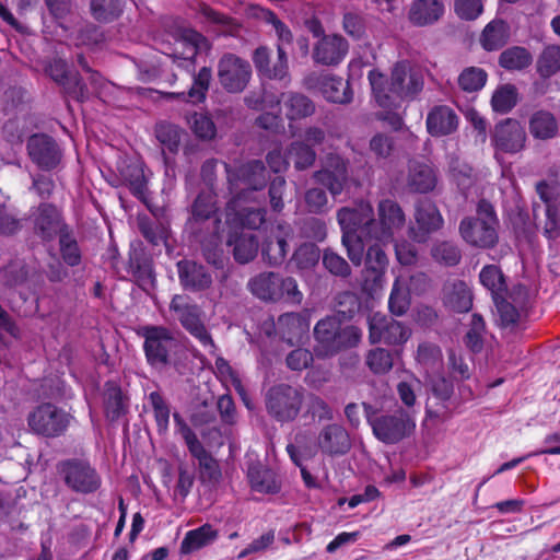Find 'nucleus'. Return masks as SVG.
I'll use <instances>...</instances> for the list:
<instances>
[{
    "mask_svg": "<svg viewBox=\"0 0 560 560\" xmlns=\"http://www.w3.org/2000/svg\"><path fill=\"white\" fill-rule=\"evenodd\" d=\"M178 279L182 287L194 292L205 291L212 285V276L208 269L191 260L177 262Z\"/></svg>",
    "mask_w": 560,
    "mask_h": 560,
    "instance_id": "27",
    "label": "nucleus"
},
{
    "mask_svg": "<svg viewBox=\"0 0 560 560\" xmlns=\"http://www.w3.org/2000/svg\"><path fill=\"white\" fill-rule=\"evenodd\" d=\"M350 163L337 153H328L322 159L320 168L313 174L316 183L327 188L332 197L340 195L349 182Z\"/></svg>",
    "mask_w": 560,
    "mask_h": 560,
    "instance_id": "12",
    "label": "nucleus"
},
{
    "mask_svg": "<svg viewBox=\"0 0 560 560\" xmlns=\"http://www.w3.org/2000/svg\"><path fill=\"white\" fill-rule=\"evenodd\" d=\"M218 537V533L213 527L209 524H205L200 526L199 528L189 530L182 544H180V551L183 553H190L192 551H196L212 541H214Z\"/></svg>",
    "mask_w": 560,
    "mask_h": 560,
    "instance_id": "37",
    "label": "nucleus"
},
{
    "mask_svg": "<svg viewBox=\"0 0 560 560\" xmlns=\"http://www.w3.org/2000/svg\"><path fill=\"white\" fill-rule=\"evenodd\" d=\"M277 60L271 62L266 78L275 80L289 79V62L285 49L277 44Z\"/></svg>",
    "mask_w": 560,
    "mask_h": 560,
    "instance_id": "64",
    "label": "nucleus"
},
{
    "mask_svg": "<svg viewBox=\"0 0 560 560\" xmlns=\"http://www.w3.org/2000/svg\"><path fill=\"white\" fill-rule=\"evenodd\" d=\"M409 305L410 298L407 281L399 276L393 284L388 300V307L392 314L401 316L408 311Z\"/></svg>",
    "mask_w": 560,
    "mask_h": 560,
    "instance_id": "43",
    "label": "nucleus"
},
{
    "mask_svg": "<svg viewBox=\"0 0 560 560\" xmlns=\"http://www.w3.org/2000/svg\"><path fill=\"white\" fill-rule=\"evenodd\" d=\"M537 71L542 78H549L560 71V46L545 47L537 61Z\"/></svg>",
    "mask_w": 560,
    "mask_h": 560,
    "instance_id": "45",
    "label": "nucleus"
},
{
    "mask_svg": "<svg viewBox=\"0 0 560 560\" xmlns=\"http://www.w3.org/2000/svg\"><path fill=\"white\" fill-rule=\"evenodd\" d=\"M431 255L436 262L445 266H455L462 258L457 245L448 241L435 243L431 248Z\"/></svg>",
    "mask_w": 560,
    "mask_h": 560,
    "instance_id": "50",
    "label": "nucleus"
},
{
    "mask_svg": "<svg viewBox=\"0 0 560 560\" xmlns=\"http://www.w3.org/2000/svg\"><path fill=\"white\" fill-rule=\"evenodd\" d=\"M409 186L418 192H428L436 185V175L430 165L413 163L409 173Z\"/></svg>",
    "mask_w": 560,
    "mask_h": 560,
    "instance_id": "39",
    "label": "nucleus"
},
{
    "mask_svg": "<svg viewBox=\"0 0 560 560\" xmlns=\"http://www.w3.org/2000/svg\"><path fill=\"white\" fill-rule=\"evenodd\" d=\"M528 128L535 139L549 140L558 135L559 126L553 114L547 110H537L530 116Z\"/></svg>",
    "mask_w": 560,
    "mask_h": 560,
    "instance_id": "36",
    "label": "nucleus"
},
{
    "mask_svg": "<svg viewBox=\"0 0 560 560\" xmlns=\"http://www.w3.org/2000/svg\"><path fill=\"white\" fill-rule=\"evenodd\" d=\"M139 335L144 339L143 350L148 363L154 368L168 364L170 355L177 347L171 330L162 326H143Z\"/></svg>",
    "mask_w": 560,
    "mask_h": 560,
    "instance_id": "7",
    "label": "nucleus"
},
{
    "mask_svg": "<svg viewBox=\"0 0 560 560\" xmlns=\"http://www.w3.org/2000/svg\"><path fill=\"white\" fill-rule=\"evenodd\" d=\"M230 191L233 196L242 198H254V191L265 188L267 184V172L260 161H253L241 165L236 171L226 166Z\"/></svg>",
    "mask_w": 560,
    "mask_h": 560,
    "instance_id": "11",
    "label": "nucleus"
},
{
    "mask_svg": "<svg viewBox=\"0 0 560 560\" xmlns=\"http://www.w3.org/2000/svg\"><path fill=\"white\" fill-rule=\"evenodd\" d=\"M156 138L170 152H176L180 143V129L172 124H160L155 129Z\"/></svg>",
    "mask_w": 560,
    "mask_h": 560,
    "instance_id": "57",
    "label": "nucleus"
},
{
    "mask_svg": "<svg viewBox=\"0 0 560 560\" xmlns=\"http://www.w3.org/2000/svg\"><path fill=\"white\" fill-rule=\"evenodd\" d=\"M305 86L318 90L327 101L332 103L346 104L352 100L348 82L340 77L312 74L305 79Z\"/></svg>",
    "mask_w": 560,
    "mask_h": 560,
    "instance_id": "22",
    "label": "nucleus"
},
{
    "mask_svg": "<svg viewBox=\"0 0 560 560\" xmlns=\"http://www.w3.org/2000/svg\"><path fill=\"white\" fill-rule=\"evenodd\" d=\"M276 329L289 346L300 343L310 329L306 316L299 313H285L278 317Z\"/></svg>",
    "mask_w": 560,
    "mask_h": 560,
    "instance_id": "28",
    "label": "nucleus"
},
{
    "mask_svg": "<svg viewBox=\"0 0 560 560\" xmlns=\"http://www.w3.org/2000/svg\"><path fill=\"white\" fill-rule=\"evenodd\" d=\"M480 282L493 294V299L499 295L504 288V280L501 270L493 265L486 266L479 275Z\"/></svg>",
    "mask_w": 560,
    "mask_h": 560,
    "instance_id": "59",
    "label": "nucleus"
},
{
    "mask_svg": "<svg viewBox=\"0 0 560 560\" xmlns=\"http://www.w3.org/2000/svg\"><path fill=\"white\" fill-rule=\"evenodd\" d=\"M486 332V325L482 317L478 314L471 316L469 329L465 336V345L472 352H480L483 348V335Z\"/></svg>",
    "mask_w": 560,
    "mask_h": 560,
    "instance_id": "52",
    "label": "nucleus"
},
{
    "mask_svg": "<svg viewBox=\"0 0 560 560\" xmlns=\"http://www.w3.org/2000/svg\"><path fill=\"white\" fill-rule=\"evenodd\" d=\"M71 420L69 412L50 402L37 406L27 417L31 431L46 438L63 434Z\"/></svg>",
    "mask_w": 560,
    "mask_h": 560,
    "instance_id": "8",
    "label": "nucleus"
},
{
    "mask_svg": "<svg viewBox=\"0 0 560 560\" xmlns=\"http://www.w3.org/2000/svg\"><path fill=\"white\" fill-rule=\"evenodd\" d=\"M218 210L215 194L212 190L202 191L191 206V215L195 221L211 218Z\"/></svg>",
    "mask_w": 560,
    "mask_h": 560,
    "instance_id": "46",
    "label": "nucleus"
},
{
    "mask_svg": "<svg viewBox=\"0 0 560 560\" xmlns=\"http://www.w3.org/2000/svg\"><path fill=\"white\" fill-rule=\"evenodd\" d=\"M349 52V43L340 34H328L320 36L313 45L312 59L314 63L337 67Z\"/></svg>",
    "mask_w": 560,
    "mask_h": 560,
    "instance_id": "18",
    "label": "nucleus"
},
{
    "mask_svg": "<svg viewBox=\"0 0 560 560\" xmlns=\"http://www.w3.org/2000/svg\"><path fill=\"white\" fill-rule=\"evenodd\" d=\"M217 75L220 85L229 93H241L252 78V66L248 60L225 52L218 61Z\"/></svg>",
    "mask_w": 560,
    "mask_h": 560,
    "instance_id": "10",
    "label": "nucleus"
},
{
    "mask_svg": "<svg viewBox=\"0 0 560 560\" xmlns=\"http://www.w3.org/2000/svg\"><path fill=\"white\" fill-rule=\"evenodd\" d=\"M373 207L368 201H360L353 207H342L337 211V221L342 235L341 244L354 266H360L363 259V240H370L372 229Z\"/></svg>",
    "mask_w": 560,
    "mask_h": 560,
    "instance_id": "2",
    "label": "nucleus"
},
{
    "mask_svg": "<svg viewBox=\"0 0 560 560\" xmlns=\"http://www.w3.org/2000/svg\"><path fill=\"white\" fill-rule=\"evenodd\" d=\"M317 446L324 455L341 456L351 448V439L348 431L340 424L325 425L318 433Z\"/></svg>",
    "mask_w": 560,
    "mask_h": 560,
    "instance_id": "23",
    "label": "nucleus"
},
{
    "mask_svg": "<svg viewBox=\"0 0 560 560\" xmlns=\"http://www.w3.org/2000/svg\"><path fill=\"white\" fill-rule=\"evenodd\" d=\"M487 82V72L477 67H469L463 70L458 77V85L465 92H476L483 88Z\"/></svg>",
    "mask_w": 560,
    "mask_h": 560,
    "instance_id": "53",
    "label": "nucleus"
},
{
    "mask_svg": "<svg viewBox=\"0 0 560 560\" xmlns=\"http://www.w3.org/2000/svg\"><path fill=\"white\" fill-rule=\"evenodd\" d=\"M149 401L153 408L154 418L160 432H166L170 421V408L159 392L149 395Z\"/></svg>",
    "mask_w": 560,
    "mask_h": 560,
    "instance_id": "62",
    "label": "nucleus"
},
{
    "mask_svg": "<svg viewBox=\"0 0 560 560\" xmlns=\"http://www.w3.org/2000/svg\"><path fill=\"white\" fill-rule=\"evenodd\" d=\"M212 79V70L209 67H202L192 75V84L187 92L166 93V97H175L182 102L199 104L206 100Z\"/></svg>",
    "mask_w": 560,
    "mask_h": 560,
    "instance_id": "32",
    "label": "nucleus"
},
{
    "mask_svg": "<svg viewBox=\"0 0 560 560\" xmlns=\"http://www.w3.org/2000/svg\"><path fill=\"white\" fill-rule=\"evenodd\" d=\"M497 218L488 203H480L476 218H466L459 224L464 241L476 247H492L498 241Z\"/></svg>",
    "mask_w": 560,
    "mask_h": 560,
    "instance_id": "6",
    "label": "nucleus"
},
{
    "mask_svg": "<svg viewBox=\"0 0 560 560\" xmlns=\"http://www.w3.org/2000/svg\"><path fill=\"white\" fill-rule=\"evenodd\" d=\"M416 360L427 372H438L443 365L442 350L433 342L423 341L418 346Z\"/></svg>",
    "mask_w": 560,
    "mask_h": 560,
    "instance_id": "41",
    "label": "nucleus"
},
{
    "mask_svg": "<svg viewBox=\"0 0 560 560\" xmlns=\"http://www.w3.org/2000/svg\"><path fill=\"white\" fill-rule=\"evenodd\" d=\"M34 233L43 241H51L65 232L60 211L50 203H40L31 211Z\"/></svg>",
    "mask_w": 560,
    "mask_h": 560,
    "instance_id": "19",
    "label": "nucleus"
},
{
    "mask_svg": "<svg viewBox=\"0 0 560 560\" xmlns=\"http://www.w3.org/2000/svg\"><path fill=\"white\" fill-rule=\"evenodd\" d=\"M247 478L252 489L256 492L273 494L280 490V482L275 471L259 462L248 465Z\"/></svg>",
    "mask_w": 560,
    "mask_h": 560,
    "instance_id": "31",
    "label": "nucleus"
},
{
    "mask_svg": "<svg viewBox=\"0 0 560 560\" xmlns=\"http://www.w3.org/2000/svg\"><path fill=\"white\" fill-rule=\"evenodd\" d=\"M124 178L132 195L143 200L147 194V180L143 170L139 165L129 166L124 174Z\"/></svg>",
    "mask_w": 560,
    "mask_h": 560,
    "instance_id": "60",
    "label": "nucleus"
},
{
    "mask_svg": "<svg viewBox=\"0 0 560 560\" xmlns=\"http://www.w3.org/2000/svg\"><path fill=\"white\" fill-rule=\"evenodd\" d=\"M185 443L190 454L198 460L199 466L207 470L213 471L217 469V463L213 457L206 451L201 442L198 440L194 431H185Z\"/></svg>",
    "mask_w": 560,
    "mask_h": 560,
    "instance_id": "47",
    "label": "nucleus"
},
{
    "mask_svg": "<svg viewBox=\"0 0 560 560\" xmlns=\"http://www.w3.org/2000/svg\"><path fill=\"white\" fill-rule=\"evenodd\" d=\"M292 229L287 223H279L262 244V256L268 264L277 266L283 262L289 250L288 240Z\"/></svg>",
    "mask_w": 560,
    "mask_h": 560,
    "instance_id": "25",
    "label": "nucleus"
},
{
    "mask_svg": "<svg viewBox=\"0 0 560 560\" xmlns=\"http://www.w3.org/2000/svg\"><path fill=\"white\" fill-rule=\"evenodd\" d=\"M247 288L253 295L265 302L285 300L292 304H301L303 300L295 279L271 271L260 272L249 279Z\"/></svg>",
    "mask_w": 560,
    "mask_h": 560,
    "instance_id": "4",
    "label": "nucleus"
},
{
    "mask_svg": "<svg viewBox=\"0 0 560 560\" xmlns=\"http://www.w3.org/2000/svg\"><path fill=\"white\" fill-rule=\"evenodd\" d=\"M444 303L458 313L468 312L472 306V294L462 280H453L443 288Z\"/></svg>",
    "mask_w": 560,
    "mask_h": 560,
    "instance_id": "33",
    "label": "nucleus"
},
{
    "mask_svg": "<svg viewBox=\"0 0 560 560\" xmlns=\"http://www.w3.org/2000/svg\"><path fill=\"white\" fill-rule=\"evenodd\" d=\"M365 265L368 270L375 273V278H378L386 270L388 258L381 244L368 248Z\"/></svg>",
    "mask_w": 560,
    "mask_h": 560,
    "instance_id": "61",
    "label": "nucleus"
},
{
    "mask_svg": "<svg viewBox=\"0 0 560 560\" xmlns=\"http://www.w3.org/2000/svg\"><path fill=\"white\" fill-rule=\"evenodd\" d=\"M533 62L532 54L522 46H513L503 50L499 56V65L509 71H520Z\"/></svg>",
    "mask_w": 560,
    "mask_h": 560,
    "instance_id": "40",
    "label": "nucleus"
},
{
    "mask_svg": "<svg viewBox=\"0 0 560 560\" xmlns=\"http://www.w3.org/2000/svg\"><path fill=\"white\" fill-rule=\"evenodd\" d=\"M59 471L65 483L74 492L92 493L102 483L101 477L90 463L80 459H70L60 464Z\"/></svg>",
    "mask_w": 560,
    "mask_h": 560,
    "instance_id": "14",
    "label": "nucleus"
},
{
    "mask_svg": "<svg viewBox=\"0 0 560 560\" xmlns=\"http://www.w3.org/2000/svg\"><path fill=\"white\" fill-rule=\"evenodd\" d=\"M415 220L417 226L410 229V235L418 243L427 242L429 235L439 231L444 222L436 206L429 200L417 205Z\"/></svg>",
    "mask_w": 560,
    "mask_h": 560,
    "instance_id": "20",
    "label": "nucleus"
},
{
    "mask_svg": "<svg viewBox=\"0 0 560 560\" xmlns=\"http://www.w3.org/2000/svg\"><path fill=\"white\" fill-rule=\"evenodd\" d=\"M459 124L457 114L447 105H435L427 115L425 127L432 137H444L454 133Z\"/></svg>",
    "mask_w": 560,
    "mask_h": 560,
    "instance_id": "26",
    "label": "nucleus"
},
{
    "mask_svg": "<svg viewBox=\"0 0 560 560\" xmlns=\"http://www.w3.org/2000/svg\"><path fill=\"white\" fill-rule=\"evenodd\" d=\"M125 0H91L92 15L100 22L118 18Z\"/></svg>",
    "mask_w": 560,
    "mask_h": 560,
    "instance_id": "49",
    "label": "nucleus"
},
{
    "mask_svg": "<svg viewBox=\"0 0 560 560\" xmlns=\"http://www.w3.org/2000/svg\"><path fill=\"white\" fill-rule=\"evenodd\" d=\"M206 38L194 30H184L176 39L175 48L170 54L175 60H179L178 66L188 71L195 69V58L200 48L206 45Z\"/></svg>",
    "mask_w": 560,
    "mask_h": 560,
    "instance_id": "24",
    "label": "nucleus"
},
{
    "mask_svg": "<svg viewBox=\"0 0 560 560\" xmlns=\"http://www.w3.org/2000/svg\"><path fill=\"white\" fill-rule=\"evenodd\" d=\"M509 38V24L503 20H493L485 26L479 40L485 50L493 51L503 47Z\"/></svg>",
    "mask_w": 560,
    "mask_h": 560,
    "instance_id": "35",
    "label": "nucleus"
},
{
    "mask_svg": "<svg viewBox=\"0 0 560 560\" xmlns=\"http://www.w3.org/2000/svg\"><path fill=\"white\" fill-rule=\"evenodd\" d=\"M517 97V89L513 84H503L493 92L491 106L494 112L506 114L516 105Z\"/></svg>",
    "mask_w": 560,
    "mask_h": 560,
    "instance_id": "44",
    "label": "nucleus"
},
{
    "mask_svg": "<svg viewBox=\"0 0 560 560\" xmlns=\"http://www.w3.org/2000/svg\"><path fill=\"white\" fill-rule=\"evenodd\" d=\"M256 198L233 196L225 208V221L230 225L258 230L266 222V209L252 206Z\"/></svg>",
    "mask_w": 560,
    "mask_h": 560,
    "instance_id": "16",
    "label": "nucleus"
},
{
    "mask_svg": "<svg viewBox=\"0 0 560 560\" xmlns=\"http://www.w3.org/2000/svg\"><path fill=\"white\" fill-rule=\"evenodd\" d=\"M497 307V323L501 328L514 329L520 320V313L514 305L505 300L494 298Z\"/></svg>",
    "mask_w": 560,
    "mask_h": 560,
    "instance_id": "54",
    "label": "nucleus"
},
{
    "mask_svg": "<svg viewBox=\"0 0 560 560\" xmlns=\"http://www.w3.org/2000/svg\"><path fill=\"white\" fill-rule=\"evenodd\" d=\"M492 141L498 150L516 153L525 147L526 132L520 121L506 118L495 126Z\"/></svg>",
    "mask_w": 560,
    "mask_h": 560,
    "instance_id": "21",
    "label": "nucleus"
},
{
    "mask_svg": "<svg viewBox=\"0 0 560 560\" xmlns=\"http://www.w3.org/2000/svg\"><path fill=\"white\" fill-rule=\"evenodd\" d=\"M105 412L110 420H116L126 412L127 405L121 389L114 383L105 385Z\"/></svg>",
    "mask_w": 560,
    "mask_h": 560,
    "instance_id": "42",
    "label": "nucleus"
},
{
    "mask_svg": "<svg viewBox=\"0 0 560 560\" xmlns=\"http://www.w3.org/2000/svg\"><path fill=\"white\" fill-rule=\"evenodd\" d=\"M226 244L232 247L233 257L238 264L252 261L258 253V240L253 234L231 233Z\"/></svg>",
    "mask_w": 560,
    "mask_h": 560,
    "instance_id": "34",
    "label": "nucleus"
},
{
    "mask_svg": "<svg viewBox=\"0 0 560 560\" xmlns=\"http://www.w3.org/2000/svg\"><path fill=\"white\" fill-rule=\"evenodd\" d=\"M59 245L61 257L67 265L74 267L81 262V250L77 241L68 232L60 234Z\"/></svg>",
    "mask_w": 560,
    "mask_h": 560,
    "instance_id": "58",
    "label": "nucleus"
},
{
    "mask_svg": "<svg viewBox=\"0 0 560 560\" xmlns=\"http://www.w3.org/2000/svg\"><path fill=\"white\" fill-rule=\"evenodd\" d=\"M319 258V248L312 243L302 244L293 254V261L300 270L313 268Z\"/></svg>",
    "mask_w": 560,
    "mask_h": 560,
    "instance_id": "55",
    "label": "nucleus"
},
{
    "mask_svg": "<svg viewBox=\"0 0 560 560\" xmlns=\"http://www.w3.org/2000/svg\"><path fill=\"white\" fill-rule=\"evenodd\" d=\"M314 353L327 358L339 351L355 347L361 340V330L353 325H342L337 316H326L314 327Z\"/></svg>",
    "mask_w": 560,
    "mask_h": 560,
    "instance_id": "3",
    "label": "nucleus"
},
{
    "mask_svg": "<svg viewBox=\"0 0 560 560\" xmlns=\"http://www.w3.org/2000/svg\"><path fill=\"white\" fill-rule=\"evenodd\" d=\"M368 323L369 341L372 345L380 342L389 346L402 345L411 336V330L407 326L381 313L370 315Z\"/></svg>",
    "mask_w": 560,
    "mask_h": 560,
    "instance_id": "15",
    "label": "nucleus"
},
{
    "mask_svg": "<svg viewBox=\"0 0 560 560\" xmlns=\"http://www.w3.org/2000/svg\"><path fill=\"white\" fill-rule=\"evenodd\" d=\"M369 81L373 95L382 107L390 106L397 98L413 96L423 88L421 72L406 60L395 63L389 83L385 75L375 69L369 72Z\"/></svg>",
    "mask_w": 560,
    "mask_h": 560,
    "instance_id": "1",
    "label": "nucleus"
},
{
    "mask_svg": "<svg viewBox=\"0 0 560 560\" xmlns=\"http://www.w3.org/2000/svg\"><path fill=\"white\" fill-rule=\"evenodd\" d=\"M365 364L374 374H386L393 368V355L384 348H374L366 353Z\"/></svg>",
    "mask_w": 560,
    "mask_h": 560,
    "instance_id": "51",
    "label": "nucleus"
},
{
    "mask_svg": "<svg viewBox=\"0 0 560 560\" xmlns=\"http://www.w3.org/2000/svg\"><path fill=\"white\" fill-rule=\"evenodd\" d=\"M444 14V4L441 0H413L408 18L416 26H427L438 22Z\"/></svg>",
    "mask_w": 560,
    "mask_h": 560,
    "instance_id": "30",
    "label": "nucleus"
},
{
    "mask_svg": "<svg viewBox=\"0 0 560 560\" xmlns=\"http://www.w3.org/2000/svg\"><path fill=\"white\" fill-rule=\"evenodd\" d=\"M283 103L285 115L291 121L306 118L315 112L314 103L307 96L300 93L283 94Z\"/></svg>",
    "mask_w": 560,
    "mask_h": 560,
    "instance_id": "38",
    "label": "nucleus"
},
{
    "mask_svg": "<svg viewBox=\"0 0 560 560\" xmlns=\"http://www.w3.org/2000/svg\"><path fill=\"white\" fill-rule=\"evenodd\" d=\"M288 156L294 163L296 170L303 171L311 167L316 160V152L311 145L295 141L291 143L288 150Z\"/></svg>",
    "mask_w": 560,
    "mask_h": 560,
    "instance_id": "48",
    "label": "nucleus"
},
{
    "mask_svg": "<svg viewBox=\"0 0 560 560\" xmlns=\"http://www.w3.org/2000/svg\"><path fill=\"white\" fill-rule=\"evenodd\" d=\"M170 310L175 313L182 326L205 348H209L210 351L215 349L213 339L201 320L197 305L189 304L183 295H175L171 301Z\"/></svg>",
    "mask_w": 560,
    "mask_h": 560,
    "instance_id": "13",
    "label": "nucleus"
},
{
    "mask_svg": "<svg viewBox=\"0 0 560 560\" xmlns=\"http://www.w3.org/2000/svg\"><path fill=\"white\" fill-rule=\"evenodd\" d=\"M323 265L334 276L346 278L350 276L351 268L347 260L330 248L323 253Z\"/></svg>",
    "mask_w": 560,
    "mask_h": 560,
    "instance_id": "56",
    "label": "nucleus"
},
{
    "mask_svg": "<svg viewBox=\"0 0 560 560\" xmlns=\"http://www.w3.org/2000/svg\"><path fill=\"white\" fill-rule=\"evenodd\" d=\"M304 401L303 390L289 384L271 386L265 396L268 415L278 422L295 420Z\"/></svg>",
    "mask_w": 560,
    "mask_h": 560,
    "instance_id": "5",
    "label": "nucleus"
},
{
    "mask_svg": "<svg viewBox=\"0 0 560 560\" xmlns=\"http://www.w3.org/2000/svg\"><path fill=\"white\" fill-rule=\"evenodd\" d=\"M405 223L406 217L400 206L392 199H383L377 205V217L373 213L370 240L388 244Z\"/></svg>",
    "mask_w": 560,
    "mask_h": 560,
    "instance_id": "9",
    "label": "nucleus"
},
{
    "mask_svg": "<svg viewBox=\"0 0 560 560\" xmlns=\"http://www.w3.org/2000/svg\"><path fill=\"white\" fill-rule=\"evenodd\" d=\"M415 428L413 419L405 410L398 409L394 415L380 416L373 422L372 431L381 442L396 444L411 434Z\"/></svg>",
    "mask_w": 560,
    "mask_h": 560,
    "instance_id": "17",
    "label": "nucleus"
},
{
    "mask_svg": "<svg viewBox=\"0 0 560 560\" xmlns=\"http://www.w3.org/2000/svg\"><path fill=\"white\" fill-rule=\"evenodd\" d=\"M32 160L43 168H54L59 162V152L54 140L44 135H35L27 142Z\"/></svg>",
    "mask_w": 560,
    "mask_h": 560,
    "instance_id": "29",
    "label": "nucleus"
},
{
    "mask_svg": "<svg viewBox=\"0 0 560 560\" xmlns=\"http://www.w3.org/2000/svg\"><path fill=\"white\" fill-rule=\"evenodd\" d=\"M194 133L200 139H212L217 128L212 119L202 113H195L188 120Z\"/></svg>",
    "mask_w": 560,
    "mask_h": 560,
    "instance_id": "63",
    "label": "nucleus"
}]
</instances>
